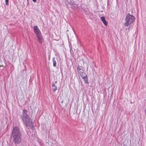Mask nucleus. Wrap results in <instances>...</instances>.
<instances>
[{"mask_svg": "<svg viewBox=\"0 0 146 146\" xmlns=\"http://www.w3.org/2000/svg\"><path fill=\"white\" fill-rule=\"evenodd\" d=\"M101 19L103 22L105 26H107L108 25V22L106 21L105 17L104 16H102L101 18Z\"/></svg>", "mask_w": 146, "mask_h": 146, "instance_id": "nucleus-8", "label": "nucleus"}, {"mask_svg": "<svg viewBox=\"0 0 146 146\" xmlns=\"http://www.w3.org/2000/svg\"><path fill=\"white\" fill-rule=\"evenodd\" d=\"M52 61L53 63V66L54 67H56V61L55 60V59L54 58L52 59Z\"/></svg>", "mask_w": 146, "mask_h": 146, "instance_id": "nucleus-10", "label": "nucleus"}, {"mask_svg": "<svg viewBox=\"0 0 146 146\" xmlns=\"http://www.w3.org/2000/svg\"><path fill=\"white\" fill-rule=\"evenodd\" d=\"M34 2H36V0H32Z\"/></svg>", "mask_w": 146, "mask_h": 146, "instance_id": "nucleus-12", "label": "nucleus"}, {"mask_svg": "<svg viewBox=\"0 0 146 146\" xmlns=\"http://www.w3.org/2000/svg\"><path fill=\"white\" fill-rule=\"evenodd\" d=\"M77 70L78 73L81 77L83 76L86 74L84 72V70L78 67L77 68Z\"/></svg>", "mask_w": 146, "mask_h": 146, "instance_id": "nucleus-5", "label": "nucleus"}, {"mask_svg": "<svg viewBox=\"0 0 146 146\" xmlns=\"http://www.w3.org/2000/svg\"><path fill=\"white\" fill-rule=\"evenodd\" d=\"M33 29L34 32L36 36L41 34L40 29L37 26H35L34 27Z\"/></svg>", "mask_w": 146, "mask_h": 146, "instance_id": "nucleus-4", "label": "nucleus"}, {"mask_svg": "<svg viewBox=\"0 0 146 146\" xmlns=\"http://www.w3.org/2000/svg\"><path fill=\"white\" fill-rule=\"evenodd\" d=\"M135 19V18L133 16L129 13L127 14L125 19V22L124 25L126 27L129 26L133 23Z\"/></svg>", "mask_w": 146, "mask_h": 146, "instance_id": "nucleus-3", "label": "nucleus"}, {"mask_svg": "<svg viewBox=\"0 0 146 146\" xmlns=\"http://www.w3.org/2000/svg\"><path fill=\"white\" fill-rule=\"evenodd\" d=\"M5 0V4L7 5H9V0Z\"/></svg>", "mask_w": 146, "mask_h": 146, "instance_id": "nucleus-11", "label": "nucleus"}, {"mask_svg": "<svg viewBox=\"0 0 146 146\" xmlns=\"http://www.w3.org/2000/svg\"><path fill=\"white\" fill-rule=\"evenodd\" d=\"M82 77V78L84 80L85 83H86L87 84H89V82L88 80V77L87 75L85 74V75L83 76Z\"/></svg>", "mask_w": 146, "mask_h": 146, "instance_id": "nucleus-7", "label": "nucleus"}, {"mask_svg": "<svg viewBox=\"0 0 146 146\" xmlns=\"http://www.w3.org/2000/svg\"><path fill=\"white\" fill-rule=\"evenodd\" d=\"M52 87H53V90L54 92H55L57 90V87L55 85L53 82L52 83Z\"/></svg>", "mask_w": 146, "mask_h": 146, "instance_id": "nucleus-9", "label": "nucleus"}, {"mask_svg": "<svg viewBox=\"0 0 146 146\" xmlns=\"http://www.w3.org/2000/svg\"><path fill=\"white\" fill-rule=\"evenodd\" d=\"M36 37L38 38V41L40 43L42 44L43 40V39L42 38L41 34L36 36Z\"/></svg>", "mask_w": 146, "mask_h": 146, "instance_id": "nucleus-6", "label": "nucleus"}, {"mask_svg": "<svg viewBox=\"0 0 146 146\" xmlns=\"http://www.w3.org/2000/svg\"><path fill=\"white\" fill-rule=\"evenodd\" d=\"M1 65H0V67H1Z\"/></svg>", "mask_w": 146, "mask_h": 146, "instance_id": "nucleus-13", "label": "nucleus"}, {"mask_svg": "<svg viewBox=\"0 0 146 146\" xmlns=\"http://www.w3.org/2000/svg\"><path fill=\"white\" fill-rule=\"evenodd\" d=\"M11 136L15 144H18L21 143V141L22 134L18 127L15 126L14 127L12 131Z\"/></svg>", "mask_w": 146, "mask_h": 146, "instance_id": "nucleus-2", "label": "nucleus"}, {"mask_svg": "<svg viewBox=\"0 0 146 146\" xmlns=\"http://www.w3.org/2000/svg\"><path fill=\"white\" fill-rule=\"evenodd\" d=\"M21 118L28 129L32 128L33 127L32 120L28 114L27 110L25 109L23 110L21 114Z\"/></svg>", "mask_w": 146, "mask_h": 146, "instance_id": "nucleus-1", "label": "nucleus"}]
</instances>
